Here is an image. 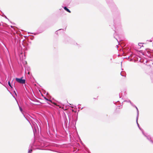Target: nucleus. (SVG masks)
I'll use <instances>...</instances> for the list:
<instances>
[{
	"mask_svg": "<svg viewBox=\"0 0 153 153\" xmlns=\"http://www.w3.org/2000/svg\"><path fill=\"white\" fill-rule=\"evenodd\" d=\"M32 127L33 128V127H34V129L36 130L37 129V128L38 129V127L37 124L35 123V122H32V125H31Z\"/></svg>",
	"mask_w": 153,
	"mask_h": 153,
	"instance_id": "f03ea898",
	"label": "nucleus"
},
{
	"mask_svg": "<svg viewBox=\"0 0 153 153\" xmlns=\"http://www.w3.org/2000/svg\"><path fill=\"white\" fill-rule=\"evenodd\" d=\"M137 119H138V118H137L136 121H137V126H138V128H139V127H140V126H139V124H138V122H137Z\"/></svg>",
	"mask_w": 153,
	"mask_h": 153,
	"instance_id": "ddd939ff",
	"label": "nucleus"
},
{
	"mask_svg": "<svg viewBox=\"0 0 153 153\" xmlns=\"http://www.w3.org/2000/svg\"><path fill=\"white\" fill-rule=\"evenodd\" d=\"M129 100H128V101H127V100H125V101H124V102H129Z\"/></svg>",
	"mask_w": 153,
	"mask_h": 153,
	"instance_id": "4468645a",
	"label": "nucleus"
},
{
	"mask_svg": "<svg viewBox=\"0 0 153 153\" xmlns=\"http://www.w3.org/2000/svg\"><path fill=\"white\" fill-rule=\"evenodd\" d=\"M44 99L45 100H46L47 101H49L50 102H51V100H49L48 99V98H46V97H44Z\"/></svg>",
	"mask_w": 153,
	"mask_h": 153,
	"instance_id": "1a4fd4ad",
	"label": "nucleus"
},
{
	"mask_svg": "<svg viewBox=\"0 0 153 153\" xmlns=\"http://www.w3.org/2000/svg\"><path fill=\"white\" fill-rule=\"evenodd\" d=\"M143 135L147 138V139L148 140L150 141L152 143H153V141H152V140H151V138L149 136H147L145 134H144Z\"/></svg>",
	"mask_w": 153,
	"mask_h": 153,
	"instance_id": "7ed1b4c3",
	"label": "nucleus"
},
{
	"mask_svg": "<svg viewBox=\"0 0 153 153\" xmlns=\"http://www.w3.org/2000/svg\"><path fill=\"white\" fill-rule=\"evenodd\" d=\"M55 33L56 34H58V31H56Z\"/></svg>",
	"mask_w": 153,
	"mask_h": 153,
	"instance_id": "2eb2a0df",
	"label": "nucleus"
},
{
	"mask_svg": "<svg viewBox=\"0 0 153 153\" xmlns=\"http://www.w3.org/2000/svg\"><path fill=\"white\" fill-rule=\"evenodd\" d=\"M32 149H29L28 151V153H31L32 152Z\"/></svg>",
	"mask_w": 153,
	"mask_h": 153,
	"instance_id": "9d476101",
	"label": "nucleus"
},
{
	"mask_svg": "<svg viewBox=\"0 0 153 153\" xmlns=\"http://www.w3.org/2000/svg\"><path fill=\"white\" fill-rule=\"evenodd\" d=\"M114 23H115V22L114 21ZM114 25H116V24L115 23H114Z\"/></svg>",
	"mask_w": 153,
	"mask_h": 153,
	"instance_id": "412c9836",
	"label": "nucleus"
},
{
	"mask_svg": "<svg viewBox=\"0 0 153 153\" xmlns=\"http://www.w3.org/2000/svg\"><path fill=\"white\" fill-rule=\"evenodd\" d=\"M129 102L130 103V104L133 107H135V106H136L135 105L133 104L131 102L130 100H129Z\"/></svg>",
	"mask_w": 153,
	"mask_h": 153,
	"instance_id": "423d86ee",
	"label": "nucleus"
},
{
	"mask_svg": "<svg viewBox=\"0 0 153 153\" xmlns=\"http://www.w3.org/2000/svg\"><path fill=\"white\" fill-rule=\"evenodd\" d=\"M64 10H66L67 12L69 13H70L71 12V11H70V10L68 9L67 7H64Z\"/></svg>",
	"mask_w": 153,
	"mask_h": 153,
	"instance_id": "20e7f679",
	"label": "nucleus"
},
{
	"mask_svg": "<svg viewBox=\"0 0 153 153\" xmlns=\"http://www.w3.org/2000/svg\"><path fill=\"white\" fill-rule=\"evenodd\" d=\"M62 30V29H60L59 30Z\"/></svg>",
	"mask_w": 153,
	"mask_h": 153,
	"instance_id": "aec40b11",
	"label": "nucleus"
},
{
	"mask_svg": "<svg viewBox=\"0 0 153 153\" xmlns=\"http://www.w3.org/2000/svg\"><path fill=\"white\" fill-rule=\"evenodd\" d=\"M23 77H21L20 78H16V81L20 83L25 84V79H22Z\"/></svg>",
	"mask_w": 153,
	"mask_h": 153,
	"instance_id": "f257e3e1",
	"label": "nucleus"
},
{
	"mask_svg": "<svg viewBox=\"0 0 153 153\" xmlns=\"http://www.w3.org/2000/svg\"><path fill=\"white\" fill-rule=\"evenodd\" d=\"M139 128L140 129V130L142 131V132L143 134H144V132H143V130L141 128H140V127H139Z\"/></svg>",
	"mask_w": 153,
	"mask_h": 153,
	"instance_id": "9b49d317",
	"label": "nucleus"
},
{
	"mask_svg": "<svg viewBox=\"0 0 153 153\" xmlns=\"http://www.w3.org/2000/svg\"><path fill=\"white\" fill-rule=\"evenodd\" d=\"M139 44H141V43H139V44H138V45H139Z\"/></svg>",
	"mask_w": 153,
	"mask_h": 153,
	"instance_id": "a211bd4d",
	"label": "nucleus"
},
{
	"mask_svg": "<svg viewBox=\"0 0 153 153\" xmlns=\"http://www.w3.org/2000/svg\"><path fill=\"white\" fill-rule=\"evenodd\" d=\"M120 75L122 76H123V75H122L121 74V73H120Z\"/></svg>",
	"mask_w": 153,
	"mask_h": 153,
	"instance_id": "f3484780",
	"label": "nucleus"
},
{
	"mask_svg": "<svg viewBox=\"0 0 153 153\" xmlns=\"http://www.w3.org/2000/svg\"><path fill=\"white\" fill-rule=\"evenodd\" d=\"M14 92L15 93V94H16V95H16V92L15 91H14Z\"/></svg>",
	"mask_w": 153,
	"mask_h": 153,
	"instance_id": "dca6fc26",
	"label": "nucleus"
},
{
	"mask_svg": "<svg viewBox=\"0 0 153 153\" xmlns=\"http://www.w3.org/2000/svg\"><path fill=\"white\" fill-rule=\"evenodd\" d=\"M19 109L21 112L23 114L22 112V109L21 107H20L19 105Z\"/></svg>",
	"mask_w": 153,
	"mask_h": 153,
	"instance_id": "0eeeda50",
	"label": "nucleus"
},
{
	"mask_svg": "<svg viewBox=\"0 0 153 153\" xmlns=\"http://www.w3.org/2000/svg\"><path fill=\"white\" fill-rule=\"evenodd\" d=\"M135 108H136V109H137V118H138V117L139 116V111H138V110L137 107L136 106H135Z\"/></svg>",
	"mask_w": 153,
	"mask_h": 153,
	"instance_id": "39448f33",
	"label": "nucleus"
},
{
	"mask_svg": "<svg viewBox=\"0 0 153 153\" xmlns=\"http://www.w3.org/2000/svg\"><path fill=\"white\" fill-rule=\"evenodd\" d=\"M8 84L10 87L12 88V86L10 84V82L9 81L8 82Z\"/></svg>",
	"mask_w": 153,
	"mask_h": 153,
	"instance_id": "6e6552de",
	"label": "nucleus"
},
{
	"mask_svg": "<svg viewBox=\"0 0 153 153\" xmlns=\"http://www.w3.org/2000/svg\"><path fill=\"white\" fill-rule=\"evenodd\" d=\"M139 128L140 129V130L142 131V132L143 134H144V132H143V130L141 128H140V127H139Z\"/></svg>",
	"mask_w": 153,
	"mask_h": 153,
	"instance_id": "f8f14e48",
	"label": "nucleus"
},
{
	"mask_svg": "<svg viewBox=\"0 0 153 153\" xmlns=\"http://www.w3.org/2000/svg\"><path fill=\"white\" fill-rule=\"evenodd\" d=\"M11 27H12H12H13V26H11Z\"/></svg>",
	"mask_w": 153,
	"mask_h": 153,
	"instance_id": "6ab92c4d",
	"label": "nucleus"
},
{
	"mask_svg": "<svg viewBox=\"0 0 153 153\" xmlns=\"http://www.w3.org/2000/svg\"><path fill=\"white\" fill-rule=\"evenodd\" d=\"M112 60V59L111 58V60Z\"/></svg>",
	"mask_w": 153,
	"mask_h": 153,
	"instance_id": "4be33fe9",
	"label": "nucleus"
}]
</instances>
